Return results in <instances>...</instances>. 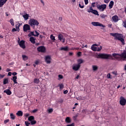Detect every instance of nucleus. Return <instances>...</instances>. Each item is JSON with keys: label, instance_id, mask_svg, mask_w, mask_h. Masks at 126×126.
Returning <instances> with one entry per match:
<instances>
[{"label": "nucleus", "instance_id": "8", "mask_svg": "<svg viewBox=\"0 0 126 126\" xmlns=\"http://www.w3.org/2000/svg\"><path fill=\"white\" fill-rule=\"evenodd\" d=\"M58 39L61 42H62V43H64V42H65V38L63 37V35L61 33L58 34Z\"/></svg>", "mask_w": 126, "mask_h": 126}, {"label": "nucleus", "instance_id": "20", "mask_svg": "<svg viewBox=\"0 0 126 126\" xmlns=\"http://www.w3.org/2000/svg\"><path fill=\"white\" fill-rule=\"evenodd\" d=\"M16 79H17V76H13L12 79H11V80H13L15 84H17V80H16Z\"/></svg>", "mask_w": 126, "mask_h": 126}, {"label": "nucleus", "instance_id": "6", "mask_svg": "<svg viewBox=\"0 0 126 126\" xmlns=\"http://www.w3.org/2000/svg\"><path fill=\"white\" fill-rule=\"evenodd\" d=\"M92 24L93 26H99L100 27H103V28L106 27V26L100 23L99 22H93Z\"/></svg>", "mask_w": 126, "mask_h": 126}, {"label": "nucleus", "instance_id": "17", "mask_svg": "<svg viewBox=\"0 0 126 126\" xmlns=\"http://www.w3.org/2000/svg\"><path fill=\"white\" fill-rule=\"evenodd\" d=\"M65 122L66 124H70V123H71V119H70V117H66L65 118Z\"/></svg>", "mask_w": 126, "mask_h": 126}, {"label": "nucleus", "instance_id": "34", "mask_svg": "<svg viewBox=\"0 0 126 126\" xmlns=\"http://www.w3.org/2000/svg\"><path fill=\"white\" fill-rule=\"evenodd\" d=\"M93 69L94 71H96L98 69V67L95 65H93Z\"/></svg>", "mask_w": 126, "mask_h": 126}, {"label": "nucleus", "instance_id": "57", "mask_svg": "<svg viewBox=\"0 0 126 126\" xmlns=\"http://www.w3.org/2000/svg\"><path fill=\"white\" fill-rule=\"evenodd\" d=\"M66 126H74V123H72V124H70V125H67Z\"/></svg>", "mask_w": 126, "mask_h": 126}, {"label": "nucleus", "instance_id": "29", "mask_svg": "<svg viewBox=\"0 0 126 126\" xmlns=\"http://www.w3.org/2000/svg\"><path fill=\"white\" fill-rule=\"evenodd\" d=\"M10 119L12 120H15V115L13 113H11L10 114Z\"/></svg>", "mask_w": 126, "mask_h": 126}, {"label": "nucleus", "instance_id": "12", "mask_svg": "<svg viewBox=\"0 0 126 126\" xmlns=\"http://www.w3.org/2000/svg\"><path fill=\"white\" fill-rule=\"evenodd\" d=\"M19 45L20 48H22V49H25L26 48V46H25V41L23 40L20 41Z\"/></svg>", "mask_w": 126, "mask_h": 126}, {"label": "nucleus", "instance_id": "36", "mask_svg": "<svg viewBox=\"0 0 126 126\" xmlns=\"http://www.w3.org/2000/svg\"><path fill=\"white\" fill-rule=\"evenodd\" d=\"M50 39H51V40H52L53 41H56V37H55V36L53 35V34H51L50 35Z\"/></svg>", "mask_w": 126, "mask_h": 126}, {"label": "nucleus", "instance_id": "32", "mask_svg": "<svg viewBox=\"0 0 126 126\" xmlns=\"http://www.w3.org/2000/svg\"><path fill=\"white\" fill-rule=\"evenodd\" d=\"M34 116H32V125H35V124H37V121L34 120Z\"/></svg>", "mask_w": 126, "mask_h": 126}, {"label": "nucleus", "instance_id": "25", "mask_svg": "<svg viewBox=\"0 0 126 126\" xmlns=\"http://www.w3.org/2000/svg\"><path fill=\"white\" fill-rule=\"evenodd\" d=\"M93 46H96V44L93 45V46H92V50L94 52H97V47Z\"/></svg>", "mask_w": 126, "mask_h": 126}, {"label": "nucleus", "instance_id": "11", "mask_svg": "<svg viewBox=\"0 0 126 126\" xmlns=\"http://www.w3.org/2000/svg\"><path fill=\"white\" fill-rule=\"evenodd\" d=\"M31 30V28H30V26H29V25L25 24L24 25L23 31H24V32H27L28 30Z\"/></svg>", "mask_w": 126, "mask_h": 126}, {"label": "nucleus", "instance_id": "37", "mask_svg": "<svg viewBox=\"0 0 126 126\" xmlns=\"http://www.w3.org/2000/svg\"><path fill=\"white\" fill-rule=\"evenodd\" d=\"M25 20H27L28 18H29V16H28V14H26L23 16Z\"/></svg>", "mask_w": 126, "mask_h": 126}, {"label": "nucleus", "instance_id": "2", "mask_svg": "<svg viewBox=\"0 0 126 126\" xmlns=\"http://www.w3.org/2000/svg\"><path fill=\"white\" fill-rule=\"evenodd\" d=\"M111 36H113V37H115V39L119 40V41H121L123 45H125V39L122 37V34L118 33H110Z\"/></svg>", "mask_w": 126, "mask_h": 126}, {"label": "nucleus", "instance_id": "23", "mask_svg": "<svg viewBox=\"0 0 126 126\" xmlns=\"http://www.w3.org/2000/svg\"><path fill=\"white\" fill-rule=\"evenodd\" d=\"M4 93H6L7 95H11V91L9 90H6L4 91Z\"/></svg>", "mask_w": 126, "mask_h": 126}, {"label": "nucleus", "instance_id": "1", "mask_svg": "<svg viewBox=\"0 0 126 126\" xmlns=\"http://www.w3.org/2000/svg\"><path fill=\"white\" fill-rule=\"evenodd\" d=\"M97 59H103L104 60H114L113 56L111 54H99L97 55Z\"/></svg>", "mask_w": 126, "mask_h": 126}, {"label": "nucleus", "instance_id": "10", "mask_svg": "<svg viewBox=\"0 0 126 126\" xmlns=\"http://www.w3.org/2000/svg\"><path fill=\"white\" fill-rule=\"evenodd\" d=\"M37 51L40 53H45L46 52V47L41 46L37 48Z\"/></svg>", "mask_w": 126, "mask_h": 126}, {"label": "nucleus", "instance_id": "59", "mask_svg": "<svg viewBox=\"0 0 126 126\" xmlns=\"http://www.w3.org/2000/svg\"><path fill=\"white\" fill-rule=\"evenodd\" d=\"M30 21V25H31V26H32V19H31Z\"/></svg>", "mask_w": 126, "mask_h": 126}, {"label": "nucleus", "instance_id": "49", "mask_svg": "<svg viewBox=\"0 0 126 126\" xmlns=\"http://www.w3.org/2000/svg\"><path fill=\"white\" fill-rule=\"evenodd\" d=\"M79 6L80 7V8H83L84 7V5H81L80 3L79 4Z\"/></svg>", "mask_w": 126, "mask_h": 126}, {"label": "nucleus", "instance_id": "27", "mask_svg": "<svg viewBox=\"0 0 126 126\" xmlns=\"http://www.w3.org/2000/svg\"><path fill=\"white\" fill-rule=\"evenodd\" d=\"M8 0H0V3L1 4L2 6Z\"/></svg>", "mask_w": 126, "mask_h": 126}, {"label": "nucleus", "instance_id": "18", "mask_svg": "<svg viewBox=\"0 0 126 126\" xmlns=\"http://www.w3.org/2000/svg\"><path fill=\"white\" fill-rule=\"evenodd\" d=\"M17 116L18 117H22L23 116V112L21 111H18L16 113Z\"/></svg>", "mask_w": 126, "mask_h": 126}, {"label": "nucleus", "instance_id": "52", "mask_svg": "<svg viewBox=\"0 0 126 126\" xmlns=\"http://www.w3.org/2000/svg\"><path fill=\"white\" fill-rule=\"evenodd\" d=\"M24 116H25V118H27V117H29V114L26 113Z\"/></svg>", "mask_w": 126, "mask_h": 126}, {"label": "nucleus", "instance_id": "39", "mask_svg": "<svg viewBox=\"0 0 126 126\" xmlns=\"http://www.w3.org/2000/svg\"><path fill=\"white\" fill-rule=\"evenodd\" d=\"M28 121L30 122L31 125H32V116H31L29 117Z\"/></svg>", "mask_w": 126, "mask_h": 126}, {"label": "nucleus", "instance_id": "26", "mask_svg": "<svg viewBox=\"0 0 126 126\" xmlns=\"http://www.w3.org/2000/svg\"><path fill=\"white\" fill-rule=\"evenodd\" d=\"M3 83L4 85H5V84H7L8 83V78H5L3 79Z\"/></svg>", "mask_w": 126, "mask_h": 126}, {"label": "nucleus", "instance_id": "33", "mask_svg": "<svg viewBox=\"0 0 126 126\" xmlns=\"http://www.w3.org/2000/svg\"><path fill=\"white\" fill-rule=\"evenodd\" d=\"M9 22L11 24L12 26H14V21L13 20V19H11Z\"/></svg>", "mask_w": 126, "mask_h": 126}, {"label": "nucleus", "instance_id": "7", "mask_svg": "<svg viewBox=\"0 0 126 126\" xmlns=\"http://www.w3.org/2000/svg\"><path fill=\"white\" fill-rule=\"evenodd\" d=\"M120 104L121 106H125L126 104V100L123 96L120 97Z\"/></svg>", "mask_w": 126, "mask_h": 126}, {"label": "nucleus", "instance_id": "4", "mask_svg": "<svg viewBox=\"0 0 126 126\" xmlns=\"http://www.w3.org/2000/svg\"><path fill=\"white\" fill-rule=\"evenodd\" d=\"M106 7H107V5L105 4H103L102 5L98 4L97 5V8H98L99 10H100V11H104V10L106 9Z\"/></svg>", "mask_w": 126, "mask_h": 126}, {"label": "nucleus", "instance_id": "35", "mask_svg": "<svg viewBox=\"0 0 126 126\" xmlns=\"http://www.w3.org/2000/svg\"><path fill=\"white\" fill-rule=\"evenodd\" d=\"M78 63L77 64H79V65H80V64H81V63H83V60H82V59H79L77 61Z\"/></svg>", "mask_w": 126, "mask_h": 126}, {"label": "nucleus", "instance_id": "21", "mask_svg": "<svg viewBox=\"0 0 126 126\" xmlns=\"http://www.w3.org/2000/svg\"><path fill=\"white\" fill-rule=\"evenodd\" d=\"M60 50L61 51H64V52H67L68 51V47L67 46L65 47H63L60 48Z\"/></svg>", "mask_w": 126, "mask_h": 126}, {"label": "nucleus", "instance_id": "41", "mask_svg": "<svg viewBox=\"0 0 126 126\" xmlns=\"http://www.w3.org/2000/svg\"><path fill=\"white\" fill-rule=\"evenodd\" d=\"M25 125L26 126H30V122H28V121H25Z\"/></svg>", "mask_w": 126, "mask_h": 126}, {"label": "nucleus", "instance_id": "56", "mask_svg": "<svg viewBox=\"0 0 126 126\" xmlns=\"http://www.w3.org/2000/svg\"><path fill=\"white\" fill-rule=\"evenodd\" d=\"M77 118V116H75L73 117V120H74V121H76Z\"/></svg>", "mask_w": 126, "mask_h": 126}, {"label": "nucleus", "instance_id": "16", "mask_svg": "<svg viewBox=\"0 0 126 126\" xmlns=\"http://www.w3.org/2000/svg\"><path fill=\"white\" fill-rule=\"evenodd\" d=\"M112 20L114 22H118L119 21V17L117 15L113 16L112 17Z\"/></svg>", "mask_w": 126, "mask_h": 126}, {"label": "nucleus", "instance_id": "15", "mask_svg": "<svg viewBox=\"0 0 126 126\" xmlns=\"http://www.w3.org/2000/svg\"><path fill=\"white\" fill-rule=\"evenodd\" d=\"M39 35V33L37 31L35 30L34 31L32 32V36H34L35 37H38Z\"/></svg>", "mask_w": 126, "mask_h": 126}, {"label": "nucleus", "instance_id": "13", "mask_svg": "<svg viewBox=\"0 0 126 126\" xmlns=\"http://www.w3.org/2000/svg\"><path fill=\"white\" fill-rule=\"evenodd\" d=\"M45 62L46 63H51V56H47L45 57Z\"/></svg>", "mask_w": 126, "mask_h": 126}, {"label": "nucleus", "instance_id": "38", "mask_svg": "<svg viewBox=\"0 0 126 126\" xmlns=\"http://www.w3.org/2000/svg\"><path fill=\"white\" fill-rule=\"evenodd\" d=\"M102 50V46L97 47H96V52H100Z\"/></svg>", "mask_w": 126, "mask_h": 126}, {"label": "nucleus", "instance_id": "40", "mask_svg": "<svg viewBox=\"0 0 126 126\" xmlns=\"http://www.w3.org/2000/svg\"><path fill=\"white\" fill-rule=\"evenodd\" d=\"M54 110L53 108H50L48 109V114H51V113H53Z\"/></svg>", "mask_w": 126, "mask_h": 126}, {"label": "nucleus", "instance_id": "58", "mask_svg": "<svg viewBox=\"0 0 126 126\" xmlns=\"http://www.w3.org/2000/svg\"><path fill=\"white\" fill-rule=\"evenodd\" d=\"M85 4H88V0H84Z\"/></svg>", "mask_w": 126, "mask_h": 126}, {"label": "nucleus", "instance_id": "28", "mask_svg": "<svg viewBox=\"0 0 126 126\" xmlns=\"http://www.w3.org/2000/svg\"><path fill=\"white\" fill-rule=\"evenodd\" d=\"M29 37L30 38V41L32 43V32H30V33L28 34Z\"/></svg>", "mask_w": 126, "mask_h": 126}, {"label": "nucleus", "instance_id": "48", "mask_svg": "<svg viewBox=\"0 0 126 126\" xmlns=\"http://www.w3.org/2000/svg\"><path fill=\"white\" fill-rule=\"evenodd\" d=\"M67 93H68V91L67 90L63 91V94H67Z\"/></svg>", "mask_w": 126, "mask_h": 126}, {"label": "nucleus", "instance_id": "22", "mask_svg": "<svg viewBox=\"0 0 126 126\" xmlns=\"http://www.w3.org/2000/svg\"><path fill=\"white\" fill-rule=\"evenodd\" d=\"M21 25V24L18 23L17 25H16V29L18 31V32H19L20 31V29H19V27H20Z\"/></svg>", "mask_w": 126, "mask_h": 126}, {"label": "nucleus", "instance_id": "3", "mask_svg": "<svg viewBox=\"0 0 126 126\" xmlns=\"http://www.w3.org/2000/svg\"><path fill=\"white\" fill-rule=\"evenodd\" d=\"M112 56L113 57H114V58H116V59H118V58H119L117 57V56H119L123 59H126V51L124 52L121 54L114 53L112 54Z\"/></svg>", "mask_w": 126, "mask_h": 126}, {"label": "nucleus", "instance_id": "61", "mask_svg": "<svg viewBox=\"0 0 126 126\" xmlns=\"http://www.w3.org/2000/svg\"><path fill=\"white\" fill-rule=\"evenodd\" d=\"M77 56H78V57H80V56H81V52H79L77 53Z\"/></svg>", "mask_w": 126, "mask_h": 126}, {"label": "nucleus", "instance_id": "14", "mask_svg": "<svg viewBox=\"0 0 126 126\" xmlns=\"http://www.w3.org/2000/svg\"><path fill=\"white\" fill-rule=\"evenodd\" d=\"M81 65L79 64H75L74 66H73L72 69L75 70V71H77V70H79V68H80Z\"/></svg>", "mask_w": 126, "mask_h": 126}, {"label": "nucleus", "instance_id": "9", "mask_svg": "<svg viewBox=\"0 0 126 126\" xmlns=\"http://www.w3.org/2000/svg\"><path fill=\"white\" fill-rule=\"evenodd\" d=\"M32 27L33 29H35V26H38L39 25V22L37 21V20H35L34 19H32Z\"/></svg>", "mask_w": 126, "mask_h": 126}, {"label": "nucleus", "instance_id": "5", "mask_svg": "<svg viewBox=\"0 0 126 126\" xmlns=\"http://www.w3.org/2000/svg\"><path fill=\"white\" fill-rule=\"evenodd\" d=\"M89 10H88V12H91L92 13H93V14H94V15H97V16H99L98 11L93 9L92 7H90Z\"/></svg>", "mask_w": 126, "mask_h": 126}, {"label": "nucleus", "instance_id": "47", "mask_svg": "<svg viewBox=\"0 0 126 126\" xmlns=\"http://www.w3.org/2000/svg\"><path fill=\"white\" fill-rule=\"evenodd\" d=\"M107 78H111V74L108 73L107 75Z\"/></svg>", "mask_w": 126, "mask_h": 126}, {"label": "nucleus", "instance_id": "55", "mask_svg": "<svg viewBox=\"0 0 126 126\" xmlns=\"http://www.w3.org/2000/svg\"><path fill=\"white\" fill-rule=\"evenodd\" d=\"M12 75H13L14 76H16L15 75H16L17 74V73H16V72H14L12 73Z\"/></svg>", "mask_w": 126, "mask_h": 126}, {"label": "nucleus", "instance_id": "64", "mask_svg": "<svg viewBox=\"0 0 126 126\" xmlns=\"http://www.w3.org/2000/svg\"><path fill=\"white\" fill-rule=\"evenodd\" d=\"M8 75L9 76H11V72H9L8 73Z\"/></svg>", "mask_w": 126, "mask_h": 126}, {"label": "nucleus", "instance_id": "31", "mask_svg": "<svg viewBox=\"0 0 126 126\" xmlns=\"http://www.w3.org/2000/svg\"><path fill=\"white\" fill-rule=\"evenodd\" d=\"M40 82V80L39 79H34L33 80V83H35V84H38Z\"/></svg>", "mask_w": 126, "mask_h": 126}, {"label": "nucleus", "instance_id": "24", "mask_svg": "<svg viewBox=\"0 0 126 126\" xmlns=\"http://www.w3.org/2000/svg\"><path fill=\"white\" fill-rule=\"evenodd\" d=\"M57 87H60V89L61 90H63V88L64 87V86L63 84H59Z\"/></svg>", "mask_w": 126, "mask_h": 126}, {"label": "nucleus", "instance_id": "63", "mask_svg": "<svg viewBox=\"0 0 126 126\" xmlns=\"http://www.w3.org/2000/svg\"><path fill=\"white\" fill-rule=\"evenodd\" d=\"M73 55V53L72 52H69V56H72Z\"/></svg>", "mask_w": 126, "mask_h": 126}, {"label": "nucleus", "instance_id": "46", "mask_svg": "<svg viewBox=\"0 0 126 126\" xmlns=\"http://www.w3.org/2000/svg\"><path fill=\"white\" fill-rule=\"evenodd\" d=\"M123 26H124V27H125V28H126V21H125L123 22Z\"/></svg>", "mask_w": 126, "mask_h": 126}, {"label": "nucleus", "instance_id": "44", "mask_svg": "<svg viewBox=\"0 0 126 126\" xmlns=\"http://www.w3.org/2000/svg\"><path fill=\"white\" fill-rule=\"evenodd\" d=\"M35 38L34 37H32V44H35Z\"/></svg>", "mask_w": 126, "mask_h": 126}, {"label": "nucleus", "instance_id": "45", "mask_svg": "<svg viewBox=\"0 0 126 126\" xmlns=\"http://www.w3.org/2000/svg\"><path fill=\"white\" fill-rule=\"evenodd\" d=\"M8 122H9V119H6L5 121H4V124H7V123H8Z\"/></svg>", "mask_w": 126, "mask_h": 126}, {"label": "nucleus", "instance_id": "30", "mask_svg": "<svg viewBox=\"0 0 126 126\" xmlns=\"http://www.w3.org/2000/svg\"><path fill=\"white\" fill-rule=\"evenodd\" d=\"M22 57L23 61H27V60H28V56L26 55H22Z\"/></svg>", "mask_w": 126, "mask_h": 126}, {"label": "nucleus", "instance_id": "60", "mask_svg": "<svg viewBox=\"0 0 126 126\" xmlns=\"http://www.w3.org/2000/svg\"><path fill=\"white\" fill-rule=\"evenodd\" d=\"M109 1H110V0H104V2L105 3H108Z\"/></svg>", "mask_w": 126, "mask_h": 126}, {"label": "nucleus", "instance_id": "43", "mask_svg": "<svg viewBox=\"0 0 126 126\" xmlns=\"http://www.w3.org/2000/svg\"><path fill=\"white\" fill-rule=\"evenodd\" d=\"M58 77L60 79H63V76H62V75H59Z\"/></svg>", "mask_w": 126, "mask_h": 126}, {"label": "nucleus", "instance_id": "62", "mask_svg": "<svg viewBox=\"0 0 126 126\" xmlns=\"http://www.w3.org/2000/svg\"><path fill=\"white\" fill-rule=\"evenodd\" d=\"M92 6L93 7H95V2L92 3Z\"/></svg>", "mask_w": 126, "mask_h": 126}, {"label": "nucleus", "instance_id": "42", "mask_svg": "<svg viewBox=\"0 0 126 126\" xmlns=\"http://www.w3.org/2000/svg\"><path fill=\"white\" fill-rule=\"evenodd\" d=\"M106 16H106V15L104 14H101V15H100V17H101V18H103V19L106 18Z\"/></svg>", "mask_w": 126, "mask_h": 126}, {"label": "nucleus", "instance_id": "54", "mask_svg": "<svg viewBox=\"0 0 126 126\" xmlns=\"http://www.w3.org/2000/svg\"><path fill=\"white\" fill-rule=\"evenodd\" d=\"M113 74H114L115 75H117L118 74V73L117 71H113L112 72Z\"/></svg>", "mask_w": 126, "mask_h": 126}, {"label": "nucleus", "instance_id": "19", "mask_svg": "<svg viewBox=\"0 0 126 126\" xmlns=\"http://www.w3.org/2000/svg\"><path fill=\"white\" fill-rule=\"evenodd\" d=\"M113 6H114V1H111L109 4V9H112V8H113Z\"/></svg>", "mask_w": 126, "mask_h": 126}, {"label": "nucleus", "instance_id": "50", "mask_svg": "<svg viewBox=\"0 0 126 126\" xmlns=\"http://www.w3.org/2000/svg\"><path fill=\"white\" fill-rule=\"evenodd\" d=\"M15 31H17V30L16 29H15V28L12 29V32H15Z\"/></svg>", "mask_w": 126, "mask_h": 126}, {"label": "nucleus", "instance_id": "51", "mask_svg": "<svg viewBox=\"0 0 126 126\" xmlns=\"http://www.w3.org/2000/svg\"><path fill=\"white\" fill-rule=\"evenodd\" d=\"M4 77V75H1L0 74V78L1 79Z\"/></svg>", "mask_w": 126, "mask_h": 126}, {"label": "nucleus", "instance_id": "53", "mask_svg": "<svg viewBox=\"0 0 126 126\" xmlns=\"http://www.w3.org/2000/svg\"><path fill=\"white\" fill-rule=\"evenodd\" d=\"M37 111H38V109H35L32 110V113H36V112H37Z\"/></svg>", "mask_w": 126, "mask_h": 126}]
</instances>
